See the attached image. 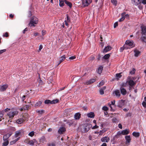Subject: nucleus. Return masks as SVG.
Listing matches in <instances>:
<instances>
[{"label":"nucleus","mask_w":146,"mask_h":146,"mask_svg":"<svg viewBox=\"0 0 146 146\" xmlns=\"http://www.w3.org/2000/svg\"><path fill=\"white\" fill-rule=\"evenodd\" d=\"M121 134L123 135H126L129 133V130L126 129L120 131Z\"/></svg>","instance_id":"a211bd4d"},{"label":"nucleus","mask_w":146,"mask_h":146,"mask_svg":"<svg viewBox=\"0 0 146 146\" xmlns=\"http://www.w3.org/2000/svg\"><path fill=\"white\" fill-rule=\"evenodd\" d=\"M137 5H138V7L139 9H142V7H143V5H142V4L141 3H139Z\"/></svg>","instance_id":"a18cd8bd"},{"label":"nucleus","mask_w":146,"mask_h":146,"mask_svg":"<svg viewBox=\"0 0 146 146\" xmlns=\"http://www.w3.org/2000/svg\"><path fill=\"white\" fill-rule=\"evenodd\" d=\"M67 123L70 126H71L73 123V122L72 121L71 122H67Z\"/></svg>","instance_id":"680f3d73"},{"label":"nucleus","mask_w":146,"mask_h":146,"mask_svg":"<svg viewBox=\"0 0 146 146\" xmlns=\"http://www.w3.org/2000/svg\"><path fill=\"white\" fill-rule=\"evenodd\" d=\"M66 18H67V22H70V19L69 18V17L68 15H67Z\"/></svg>","instance_id":"774afa93"},{"label":"nucleus","mask_w":146,"mask_h":146,"mask_svg":"<svg viewBox=\"0 0 146 146\" xmlns=\"http://www.w3.org/2000/svg\"><path fill=\"white\" fill-rule=\"evenodd\" d=\"M65 55H64L63 56H62L60 58L59 62H58V65L60 64L65 59Z\"/></svg>","instance_id":"4be33fe9"},{"label":"nucleus","mask_w":146,"mask_h":146,"mask_svg":"<svg viewBox=\"0 0 146 146\" xmlns=\"http://www.w3.org/2000/svg\"><path fill=\"white\" fill-rule=\"evenodd\" d=\"M121 134L120 131H118L117 132V134L115 136L114 138L115 139H117L119 138L121 136Z\"/></svg>","instance_id":"bb28decb"},{"label":"nucleus","mask_w":146,"mask_h":146,"mask_svg":"<svg viewBox=\"0 0 146 146\" xmlns=\"http://www.w3.org/2000/svg\"><path fill=\"white\" fill-rule=\"evenodd\" d=\"M127 82L128 83L129 85L131 86H133L136 84L135 83L133 80L131 79V78L130 76H128L127 77Z\"/></svg>","instance_id":"39448f33"},{"label":"nucleus","mask_w":146,"mask_h":146,"mask_svg":"<svg viewBox=\"0 0 146 146\" xmlns=\"http://www.w3.org/2000/svg\"><path fill=\"white\" fill-rule=\"evenodd\" d=\"M36 141L35 140H30L28 142V144L30 145H34V143H35Z\"/></svg>","instance_id":"c756f323"},{"label":"nucleus","mask_w":146,"mask_h":146,"mask_svg":"<svg viewBox=\"0 0 146 146\" xmlns=\"http://www.w3.org/2000/svg\"><path fill=\"white\" fill-rule=\"evenodd\" d=\"M92 2V0H82V5L84 7L88 6Z\"/></svg>","instance_id":"423d86ee"},{"label":"nucleus","mask_w":146,"mask_h":146,"mask_svg":"<svg viewBox=\"0 0 146 146\" xmlns=\"http://www.w3.org/2000/svg\"><path fill=\"white\" fill-rule=\"evenodd\" d=\"M135 69L133 68V69H132V70H131V71H130L129 73L130 74H132V75L134 74L135 73Z\"/></svg>","instance_id":"c03bdc74"},{"label":"nucleus","mask_w":146,"mask_h":146,"mask_svg":"<svg viewBox=\"0 0 146 146\" xmlns=\"http://www.w3.org/2000/svg\"><path fill=\"white\" fill-rule=\"evenodd\" d=\"M110 56V55L109 54H107L103 57V58L105 59H107L109 58Z\"/></svg>","instance_id":"e433bc0d"},{"label":"nucleus","mask_w":146,"mask_h":146,"mask_svg":"<svg viewBox=\"0 0 146 146\" xmlns=\"http://www.w3.org/2000/svg\"><path fill=\"white\" fill-rule=\"evenodd\" d=\"M113 94L117 98H119L121 96V94L119 90H116L113 91Z\"/></svg>","instance_id":"f8f14e48"},{"label":"nucleus","mask_w":146,"mask_h":146,"mask_svg":"<svg viewBox=\"0 0 146 146\" xmlns=\"http://www.w3.org/2000/svg\"><path fill=\"white\" fill-rule=\"evenodd\" d=\"M4 142L3 143V145L2 146H7L9 143V142L8 140H5L4 141Z\"/></svg>","instance_id":"c9c22d12"},{"label":"nucleus","mask_w":146,"mask_h":146,"mask_svg":"<svg viewBox=\"0 0 146 146\" xmlns=\"http://www.w3.org/2000/svg\"><path fill=\"white\" fill-rule=\"evenodd\" d=\"M29 107V105H26L25 106L21 108V110L23 111L24 110H27Z\"/></svg>","instance_id":"c85d7f7f"},{"label":"nucleus","mask_w":146,"mask_h":146,"mask_svg":"<svg viewBox=\"0 0 146 146\" xmlns=\"http://www.w3.org/2000/svg\"><path fill=\"white\" fill-rule=\"evenodd\" d=\"M96 81L94 79H92L90 80L86 81V84L87 85H90L91 84L94 83Z\"/></svg>","instance_id":"f3484780"},{"label":"nucleus","mask_w":146,"mask_h":146,"mask_svg":"<svg viewBox=\"0 0 146 146\" xmlns=\"http://www.w3.org/2000/svg\"><path fill=\"white\" fill-rule=\"evenodd\" d=\"M24 121V119L22 118H20L17 120V123L19 124H21L23 123Z\"/></svg>","instance_id":"473e14b6"},{"label":"nucleus","mask_w":146,"mask_h":146,"mask_svg":"<svg viewBox=\"0 0 146 146\" xmlns=\"http://www.w3.org/2000/svg\"><path fill=\"white\" fill-rule=\"evenodd\" d=\"M98 126H97L96 125L95 126H94L92 127V129H95L97 128H98Z\"/></svg>","instance_id":"e2e57ef3"},{"label":"nucleus","mask_w":146,"mask_h":146,"mask_svg":"<svg viewBox=\"0 0 146 146\" xmlns=\"http://www.w3.org/2000/svg\"><path fill=\"white\" fill-rule=\"evenodd\" d=\"M58 101L59 100L58 99H56V100L52 101L51 103L52 104H55L58 103Z\"/></svg>","instance_id":"a19ab883"},{"label":"nucleus","mask_w":146,"mask_h":146,"mask_svg":"<svg viewBox=\"0 0 146 146\" xmlns=\"http://www.w3.org/2000/svg\"><path fill=\"white\" fill-rule=\"evenodd\" d=\"M121 73H120L119 74H116V76L118 79L120 78L121 76Z\"/></svg>","instance_id":"09e8293b"},{"label":"nucleus","mask_w":146,"mask_h":146,"mask_svg":"<svg viewBox=\"0 0 146 146\" xmlns=\"http://www.w3.org/2000/svg\"><path fill=\"white\" fill-rule=\"evenodd\" d=\"M44 103L45 104H52L51 103H52V101H50V100H46L44 101Z\"/></svg>","instance_id":"4c0bfd02"},{"label":"nucleus","mask_w":146,"mask_h":146,"mask_svg":"<svg viewBox=\"0 0 146 146\" xmlns=\"http://www.w3.org/2000/svg\"><path fill=\"white\" fill-rule=\"evenodd\" d=\"M11 110L10 109L7 108H6L5 109V112H7V111H8L9 110Z\"/></svg>","instance_id":"69168bd1"},{"label":"nucleus","mask_w":146,"mask_h":146,"mask_svg":"<svg viewBox=\"0 0 146 146\" xmlns=\"http://www.w3.org/2000/svg\"><path fill=\"white\" fill-rule=\"evenodd\" d=\"M122 17L119 19V22H121L125 19V17H124V13H122L121 14Z\"/></svg>","instance_id":"72a5a7b5"},{"label":"nucleus","mask_w":146,"mask_h":146,"mask_svg":"<svg viewBox=\"0 0 146 146\" xmlns=\"http://www.w3.org/2000/svg\"><path fill=\"white\" fill-rule=\"evenodd\" d=\"M127 47L126 46V45H124L123 47L120 48V51L122 52L124 49H127Z\"/></svg>","instance_id":"ea45409f"},{"label":"nucleus","mask_w":146,"mask_h":146,"mask_svg":"<svg viewBox=\"0 0 146 146\" xmlns=\"http://www.w3.org/2000/svg\"><path fill=\"white\" fill-rule=\"evenodd\" d=\"M48 146H55V145L54 143H50L48 144Z\"/></svg>","instance_id":"6e6d98bb"},{"label":"nucleus","mask_w":146,"mask_h":146,"mask_svg":"<svg viewBox=\"0 0 146 146\" xmlns=\"http://www.w3.org/2000/svg\"><path fill=\"white\" fill-rule=\"evenodd\" d=\"M125 138L126 141L125 144L127 145H128L129 144L131 140L130 137V136H126L125 137Z\"/></svg>","instance_id":"6e6552de"},{"label":"nucleus","mask_w":146,"mask_h":146,"mask_svg":"<svg viewBox=\"0 0 146 146\" xmlns=\"http://www.w3.org/2000/svg\"><path fill=\"white\" fill-rule=\"evenodd\" d=\"M102 109L103 110L106 111L108 110V108L107 106H104L102 107Z\"/></svg>","instance_id":"49530a36"},{"label":"nucleus","mask_w":146,"mask_h":146,"mask_svg":"<svg viewBox=\"0 0 146 146\" xmlns=\"http://www.w3.org/2000/svg\"><path fill=\"white\" fill-rule=\"evenodd\" d=\"M141 38L143 41L146 43V32L142 34Z\"/></svg>","instance_id":"dca6fc26"},{"label":"nucleus","mask_w":146,"mask_h":146,"mask_svg":"<svg viewBox=\"0 0 146 146\" xmlns=\"http://www.w3.org/2000/svg\"><path fill=\"white\" fill-rule=\"evenodd\" d=\"M3 36L7 37L8 36V35L7 33H5V34H3Z\"/></svg>","instance_id":"5fc2aeb1"},{"label":"nucleus","mask_w":146,"mask_h":146,"mask_svg":"<svg viewBox=\"0 0 146 146\" xmlns=\"http://www.w3.org/2000/svg\"><path fill=\"white\" fill-rule=\"evenodd\" d=\"M124 13L125 18L126 17L128 18L129 17V15L128 14L125 15V13Z\"/></svg>","instance_id":"0e129e2a"},{"label":"nucleus","mask_w":146,"mask_h":146,"mask_svg":"<svg viewBox=\"0 0 146 146\" xmlns=\"http://www.w3.org/2000/svg\"><path fill=\"white\" fill-rule=\"evenodd\" d=\"M95 115L94 113L92 112H90L87 114V116L89 117L94 118V117Z\"/></svg>","instance_id":"393cba45"},{"label":"nucleus","mask_w":146,"mask_h":146,"mask_svg":"<svg viewBox=\"0 0 146 146\" xmlns=\"http://www.w3.org/2000/svg\"><path fill=\"white\" fill-rule=\"evenodd\" d=\"M40 142L42 143L46 142V139L45 137L44 136H43L41 137L40 139Z\"/></svg>","instance_id":"7c9ffc66"},{"label":"nucleus","mask_w":146,"mask_h":146,"mask_svg":"<svg viewBox=\"0 0 146 146\" xmlns=\"http://www.w3.org/2000/svg\"><path fill=\"white\" fill-rule=\"evenodd\" d=\"M35 132L34 131H32L30 132L29 134V135L31 137H33L34 135Z\"/></svg>","instance_id":"37998d69"},{"label":"nucleus","mask_w":146,"mask_h":146,"mask_svg":"<svg viewBox=\"0 0 146 146\" xmlns=\"http://www.w3.org/2000/svg\"><path fill=\"white\" fill-rule=\"evenodd\" d=\"M134 53V56L136 57H137L140 55L141 52L137 49H135L133 50Z\"/></svg>","instance_id":"9b49d317"},{"label":"nucleus","mask_w":146,"mask_h":146,"mask_svg":"<svg viewBox=\"0 0 146 146\" xmlns=\"http://www.w3.org/2000/svg\"><path fill=\"white\" fill-rule=\"evenodd\" d=\"M11 133H7L3 136V139L4 141L5 140H8V139L11 135Z\"/></svg>","instance_id":"ddd939ff"},{"label":"nucleus","mask_w":146,"mask_h":146,"mask_svg":"<svg viewBox=\"0 0 146 146\" xmlns=\"http://www.w3.org/2000/svg\"><path fill=\"white\" fill-rule=\"evenodd\" d=\"M20 138V137H18L17 138L11 141L10 143V145H12L14 144H15L17 141H18L19 139Z\"/></svg>","instance_id":"cd10ccee"},{"label":"nucleus","mask_w":146,"mask_h":146,"mask_svg":"<svg viewBox=\"0 0 146 146\" xmlns=\"http://www.w3.org/2000/svg\"><path fill=\"white\" fill-rule=\"evenodd\" d=\"M118 26V23L117 22H115L114 24V28H115Z\"/></svg>","instance_id":"bf43d9fd"},{"label":"nucleus","mask_w":146,"mask_h":146,"mask_svg":"<svg viewBox=\"0 0 146 146\" xmlns=\"http://www.w3.org/2000/svg\"><path fill=\"white\" fill-rule=\"evenodd\" d=\"M38 19L36 17H32L29 24V25L30 27L35 26V25L36 24L38 23Z\"/></svg>","instance_id":"f03ea898"},{"label":"nucleus","mask_w":146,"mask_h":146,"mask_svg":"<svg viewBox=\"0 0 146 146\" xmlns=\"http://www.w3.org/2000/svg\"><path fill=\"white\" fill-rule=\"evenodd\" d=\"M41 104L42 102L41 101H39L35 104V106L38 107L41 105Z\"/></svg>","instance_id":"f704fd0d"},{"label":"nucleus","mask_w":146,"mask_h":146,"mask_svg":"<svg viewBox=\"0 0 146 146\" xmlns=\"http://www.w3.org/2000/svg\"><path fill=\"white\" fill-rule=\"evenodd\" d=\"M125 45H126V46L127 47V49L132 48L135 46L133 41L129 40H127L126 41Z\"/></svg>","instance_id":"7ed1b4c3"},{"label":"nucleus","mask_w":146,"mask_h":146,"mask_svg":"<svg viewBox=\"0 0 146 146\" xmlns=\"http://www.w3.org/2000/svg\"><path fill=\"white\" fill-rule=\"evenodd\" d=\"M42 48H43V46H42V45L41 44L39 46V51H40L42 49Z\"/></svg>","instance_id":"052dcab7"},{"label":"nucleus","mask_w":146,"mask_h":146,"mask_svg":"<svg viewBox=\"0 0 146 146\" xmlns=\"http://www.w3.org/2000/svg\"><path fill=\"white\" fill-rule=\"evenodd\" d=\"M125 100H121L119 101L117 105V106L119 108H122L124 104Z\"/></svg>","instance_id":"9d476101"},{"label":"nucleus","mask_w":146,"mask_h":146,"mask_svg":"<svg viewBox=\"0 0 146 146\" xmlns=\"http://www.w3.org/2000/svg\"><path fill=\"white\" fill-rule=\"evenodd\" d=\"M46 33V31L44 30H43L42 31V35H45Z\"/></svg>","instance_id":"338daca9"},{"label":"nucleus","mask_w":146,"mask_h":146,"mask_svg":"<svg viewBox=\"0 0 146 146\" xmlns=\"http://www.w3.org/2000/svg\"><path fill=\"white\" fill-rule=\"evenodd\" d=\"M143 106L145 108H146V103L145 102H143L142 103Z\"/></svg>","instance_id":"864d4df0"},{"label":"nucleus","mask_w":146,"mask_h":146,"mask_svg":"<svg viewBox=\"0 0 146 146\" xmlns=\"http://www.w3.org/2000/svg\"><path fill=\"white\" fill-rule=\"evenodd\" d=\"M6 51V49L2 50H0V54Z\"/></svg>","instance_id":"4d7b16f0"},{"label":"nucleus","mask_w":146,"mask_h":146,"mask_svg":"<svg viewBox=\"0 0 146 146\" xmlns=\"http://www.w3.org/2000/svg\"><path fill=\"white\" fill-rule=\"evenodd\" d=\"M65 131V128L64 127H62L60 128L58 132L59 133L61 134H62Z\"/></svg>","instance_id":"6ab92c4d"},{"label":"nucleus","mask_w":146,"mask_h":146,"mask_svg":"<svg viewBox=\"0 0 146 146\" xmlns=\"http://www.w3.org/2000/svg\"><path fill=\"white\" fill-rule=\"evenodd\" d=\"M65 3L67 5L69 6L70 7H71L72 4L70 2L66 0V1H65Z\"/></svg>","instance_id":"58836bf2"},{"label":"nucleus","mask_w":146,"mask_h":146,"mask_svg":"<svg viewBox=\"0 0 146 146\" xmlns=\"http://www.w3.org/2000/svg\"><path fill=\"white\" fill-rule=\"evenodd\" d=\"M81 114L79 113H77L74 115V118L76 119H79L80 117Z\"/></svg>","instance_id":"412c9836"},{"label":"nucleus","mask_w":146,"mask_h":146,"mask_svg":"<svg viewBox=\"0 0 146 146\" xmlns=\"http://www.w3.org/2000/svg\"><path fill=\"white\" fill-rule=\"evenodd\" d=\"M103 69V67L102 66H100L99 67L97 71V73L99 74H100L102 72Z\"/></svg>","instance_id":"a878e982"},{"label":"nucleus","mask_w":146,"mask_h":146,"mask_svg":"<svg viewBox=\"0 0 146 146\" xmlns=\"http://www.w3.org/2000/svg\"><path fill=\"white\" fill-rule=\"evenodd\" d=\"M101 140L103 142H108L109 140V138L108 137H105L102 138Z\"/></svg>","instance_id":"aec40b11"},{"label":"nucleus","mask_w":146,"mask_h":146,"mask_svg":"<svg viewBox=\"0 0 146 146\" xmlns=\"http://www.w3.org/2000/svg\"><path fill=\"white\" fill-rule=\"evenodd\" d=\"M76 58V57L75 56H71V57H70L69 58V59L71 60H73V59H75Z\"/></svg>","instance_id":"13d9d810"},{"label":"nucleus","mask_w":146,"mask_h":146,"mask_svg":"<svg viewBox=\"0 0 146 146\" xmlns=\"http://www.w3.org/2000/svg\"><path fill=\"white\" fill-rule=\"evenodd\" d=\"M131 1L132 3L136 5L140 3L144 5L146 4V0H131Z\"/></svg>","instance_id":"20e7f679"},{"label":"nucleus","mask_w":146,"mask_h":146,"mask_svg":"<svg viewBox=\"0 0 146 146\" xmlns=\"http://www.w3.org/2000/svg\"><path fill=\"white\" fill-rule=\"evenodd\" d=\"M18 113V111H14L13 110V108L11 110L7 113V115L9 118L11 119H13L14 116L17 115Z\"/></svg>","instance_id":"f257e3e1"},{"label":"nucleus","mask_w":146,"mask_h":146,"mask_svg":"<svg viewBox=\"0 0 146 146\" xmlns=\"http://www.w3.org/2000/svg\"><path fill=\"white\" fill-rule=\"evenodd\" d=\"M132 135L134 137H138L139 135L140 134L139 132H134L132 133Z\"/></svg>","instance_id":"2f4dec72"},{"label":"nucleus","mask_w":146,"mask_h":146,"mask_svg":"<svg viewBox=\"0 0 146 146\" xmlns=\"http://www.w3.org/2000/svg\"><path fill=\"white\" fill-rule=\"evenodd\" d=\"M101 95H102L104 94V91L103 89H100L99 91Z\"/></svg>","instance_id":"3c124183"},{"label":"nucleus","mask_w":146,"mask_h":146,"mask_svg":"<svg viewBox=\"0 0 146 146\" xmlns=\"http://www.w3.org/2000/svg\"><path fill=\"white\" fill-rule=\"evenodd\" d=\"M92 127V125L90 124H87L86 126L84 128V131L85 132L88 131L90 129V128Z\"/></svg>","instance_id":"0eeeda50"},{"label":"nucleus","mask_w":146,"mask_h":146,"mask_svg":"<svg viewBox=\"0 0 146 146\" xmlns=\"http://www.w3.org/2000/svg\"><path fill=\"white\" fill-rule=\"evenodd\" d=\"M141 28L142 30V34L146 32V27L143 25L141 26Z\"/></svg>","instance_id":"b1692460"},{"label":"nucleus","mask_w":146,"mask_h":146,"mask_svg":"<svg viewBox=\"0 0 146 146\" xmlns=\"http://www.w3.org/2000/svg\"><path fill=\"white\" fill-rule=\"evenodd\" d=\"M104 84V82L102 81L99 84V85H98V86L99 87H100L101 86L103 85Z\"/></svg>","instance_id":"8fccbe9b"},{"label":"nucleus","mask_w":146,"mask_h":146,"mask_svg":"<svg viewBox=\"0 0 146 146\" xmlns=\"http://www.w3.org/2000/svg\"><path fill=\"white\" fill-rule=\"evenodd\" d=\"M111 2L114 5H116L117 3L116 0H111Z\"/></svg>","instance_id":"79ce46f5"},{"label":"nucleus","mask_w":146,"mask_h":146,"mask_svg":"<svg viewBox=\"0 0 146 146\" xmlns=\"http://www.w3.org/2000/svg\"><path fill=\"white\" fill-rule=\"evenodd\" d=\"M8 86L7 84H4L2 86H0V91L1 92H3L5 91L7 88Z\"/></svg>","instance_id":"1a4fd4ad"},{"label":"nucleus","mask_w":146,"mask_h":146,"mask_svg":"<svg viewBox=\"0 0 146 146\" xmlns=\"http://www.w3.org/2000/svg\"><path fill=\"white\" fill-rule=\"evenodd\" d=\"M120 90L121 92L122 95H125L127 93V91L125 89L122 87H121L120 88Z\"/></svg>","instance_id":"4468645a"},{"label":"nucleus","mask_w":146,"mask_h":146,"mask_svg":"<svg viewBox=\"0 0 146 146\" xmlns=\"http://www.w3.org/2000/svg\"><path fill=\"white\" fill-rule=\"evenodd\" d=\"M64 2L59 1V5L60 7H63L64 5Z\"/></svg>","instance_id":"de8ad7c7"},{"label":"nucleus","mask_w":146,"mask_h":146,"mask_svg":"<svg viewBox=\"0 0 146 146\" xmlns=\"http://www.w3.org/2000/svg\"><path fill=\"white\" fill-rule=\"evenodd\" d=\"M21 133V131L20 130L17 131L15 132V134L14 136V137L15 138H17L20 135Z\"/></svg>","instance_id":"5701e85b"},{"label":"nucleus","mask_w":146,"mask_h":146,"mask_svg":"<svg viewBox=\"0 0 146 146\" xmlns=\"http://www.w3.org/2000/svg\"><path fill=\"white\" fill-rule=\"evenodd\" d=\"M112 47L110 46H107L103 50V52L105 53L111 50Z\"/></svg>","instance_id":"2eb2a0df"},{"label":"nucleus","mask_w":146,"mask_h":146,"mask_svg":"<svg viewBox=\"0 0 146 146\" xmlns=\"http://www.w3.org/2000/svg\"><path fill=\"white\" fill-rule=\"evenodd\" d=\"M44 110H38V111H36L37 112L39 113L40 114H42L44 112Z\"/></svg>","instance_id":"603ef678"}]
</instances>
